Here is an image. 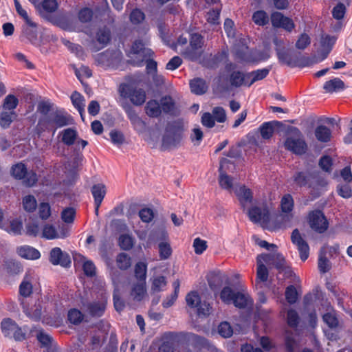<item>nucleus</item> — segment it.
Listing matches in <instances>:
<instances>
[{
  "instance_id": "obj_26",
  "label": "nucleus",
  "mask_w": 352,
  "mask_h": 352,
  "mask_svg": "<svg viewBox=\"0 0 352 352\" xmlns=\"http://www.w3.org/2000/svg\"><path fill=\"white\" fill-rule=\"evenodd\" d=\"M17 253L21 257L30 260L38 259L41 256V254L38 250L29 245H23L18 248Z\"/></svg>"
},
{
  "instance_id": "obj_16",
  "label": "nucleus",
  "mask_w": 352,
  "mask_h": 352,
  "mask_svg": "<svg viewBox=\"0 0 352 352\" xmlns=\"http://www.w3.org/2000/svg\"><path fill=\"white\" fill-rule=\"evenodd\" d=\"M203 43L201 36L197 34H192L190 43V50L184 54L190 60H197L201 54Z\"/></svg>"
},
{
  "instance_id": "obj_19",
  "label": "nucleus",
  "mask_w": 352,
  "mask_h": 352,
  "mask_svg": "<svg viewBox=\"0 0 352 352\" xmlns=\"http://www.w3.org/2000/svg\"><path fill=\"white\" fill-rule=\"evenodd\" d=\"M274 42L276 45V50L279 61L283 64L291 65L293 63V59L289 50L284 47L283 41L276 38Z\"/></svg>"
},
{
  "instance_id": "obj_56",
  "label": "nucleus",
  "mask_w": 352,
  "mask_h": 352,
  "mask_svg": "<svg viewBox=\"0 0 352 352\" xmlns=\"http://www.w3.org/2000/svg\"><path fill=\"white\" fill-rule=\"evenodd\" d=\"M160 103L162 111L165 113H173L175 104L173 99L170 97L166 96L162 98L160 100Z\"/></svg>"
},
{
  "instance_id": "obj_63",
  "label": "nucleus",
  "mask_w": 352,
  "mask_h": 352,
  "mask_svg": "<svg viewBox=\"0 0 352 352\" xmlns=\"http://www.w3.org/2000/svg\"><path fill=\"white\" fill-rule=\"evenodd\" d=\"M285 297L287 302L290 304L295 303L298 298V293L296 288L291 285L285 291Z\"/></svg>"
},
{
  "instance_id": "obj_35",
  "label": "nucleus",
  "mask_w": 352,
  "mask_h": 352,
  "mask_svg": "<svg viewBox=\"0 0 352 352\" xmlns=\"http://www.w3.org/2000/svg\"><path fill=\"white\" fill-rule=\"evenodd\" d=\"M272 256L271 265H274L278 270L285 271L286 274L290 273L291 270L286 266L285 261L283 255L274 252L270 254Z\"/></svg>"
},
{
  "instance_id": "obj_25",
  "label": "nucleus",
  "mask_w": 352,
  "mask_h": 352,
  "mask_svg": "<svg viewBox=\"0 0 352 352\" xmlns=\"http://www.w3.org/2000/svg\"><path fill=\"white\" fill-rule=\"evenodd\" d=\"M270 69L263 68L253 71L246 74V84L250 87L256 81L261 80L265 78L269 74Z\"/></svg>"
},
{
  "instance_id": "obj_18",
  "label": "nucleus",
  "mask_w": 352,
  "mask_h": 352,
  "mask_svg": "<svg viewBox=\"0 0 352 352\" xmlns=\"http://www.w3.org/2000/svg\"><path fill=\"white\" fill-rule=\"evenodd\" d=\"M74 261L75 265H82L85 274L88 276H92L96 273V267L94 263L87 259L80 254L74 255Z\"/></svg>"
},
{
  "instance_id": "obj_51",
  "label": "nucleus",
  "mask_w": 352,
  "mask_h": 352,
  "mask_svg": "<svg viewBox=\"0 0 352 352\" xmlns=\"http://www.w3.org/2000/svg\"><path fill=\"white\" fill-rule=\"evenodd\" d=\"M234 293L230 287H225L220 293V298L226 304H231L234 302Z\"/></svg>"
},
{
  "instance_id": "obj_24",
  "label": "nucleus",
  "mask_w": 352,
  "mask_h": 352,
  "mask_svg": "<svg viewBox=\"0 0 352 352\" xmlns=\"http://www.w3.org/2000/svg\"><path fill=\"white\" fill-rule=\"evenodd\" d=\"M131 296L136 301H141L146 297V283L137 282L131 287Z\"/></svg>"
},
{
  "instance_id": "obj_31",
  "label": "nucleus",
  "mask_w": 352,
  "mask_h": 352,
  "mask_svg": "<svg viewBox=\"0 0 352 352\" xmlns=\"http://www.w3.org/2000/svg\"><path fill=\"white\" fill-rule=\"evenodd\" d=\"M52 122L54 126V130L57 128L63 127L69 124V116L60 113L56 112L50 114Z\"/></svg>"
},
{
  "instance_id": "obj_36",
  "label": "nucleus",
  "mask_w": 352,
  "mask_h": 352,
  "mask_svg": "<svg viewBox=\"0 0 352 352\" xmlns=\"http://www.w3.org/2000/svg\"><path fill=\"white\" fill-rule=\"evenodd\" d=\"M71 100L73 105L78 111L82 120H84L85 99L78 92H74L71 96Z\"/></svg>"
},
{
  "instance_id": "obj_32",
  "label": "nucleus",
  "mask_w": 352,
  "mask_h": 352,
  "mask_svg": "<svg viewBox=\"0 0 352 352\" xmlns=\"http://www.w3.org/2000/svg\"><path fill=\"white\" fill-rule=\"evenodd\" d=\"M326 92L332 93L340 91L345 89L344 82L338 78L327 81L323 86Z\"/></svg>"
},
{
  "instance_id": "obj_61",
  "label": "nucleus",
  "mask_w": 352,
  "mask_h": 352,
  "mask_svg": "<svg viewBox=\"0 0 352 352\" xmlns=\"http://www.w3.org/2000/svg\"><path fill=\"white\" fill-rule=\"evenodd\" d=\"M219 333L223 338H229L233 333L230 324L227 322H221L218 327Z\"/></svg>"
},
{
  "instance_id": "obj_17",
  "label": "nucleus",
  "mask_w": 352,
  "mask_h": 352,
  "mask_svg": "<svg viewBox=\"0 0 352 352\" xmlns=\"http://www.w3.org/2000/svg\"><path fill=\"white\" fill-rule=\"evenodd\" d=\"M50 262L53 265H60L63 267H67L71 263L69 255L59 248H54L51 250Z\"/></svg>"
},
{
  "instance_id": "obj_34",
  "label": "nucleus",
  "mask_w": 352,
  "mask_h": 352,
  "mask_svg": "<svg viewBox=\"0 0 352 352\" xmlns=\"http://www.w3.org/2000/svg\"><path fill=\"white\" fill-rule=\"evenodd\" d=\"M107 298L103 296L98 302H94L88 307L89 313L94 316H101L106 307Z\"/></svg>"
},
{
  "instance_id": "obj_58",
  "label": "nucleus",
  "mask_w": 352,
  "mask_h": 352,
  "mask_svg": "<svg viewBox=\"0 0 352 352\" xmlns=\"http://www.w3.org/2000/svg\"><path fill=\"white\" fill-rule=\"evenodd\" d=\"M129 117L134 129L138 133L143 132L145 129V123L135 113L129 114Z\"/></svg>"
},
{
  "instance_id": "obj_49",
  "label": "nucleus",
  "mask_w": 352,
  "mask_h": 352,
  "mask_svg": "<svg viewBox=\"0 0 352 352\" xmlns=\"http://www.w3.org/2000/svg\"><path fill=\"white\" fill-rule=\"evenodd\" d=\"M120 52H116L113 54L110 53L107 51L102 54L98 55V58L101 61V63H104L105 62L107 64H111L114 63V59H120Z\"/></svg>"
},
{
  "instance_id": "obj_33",
  "label": "nucleus",
  "mask_w": 352,
  "mask_h": 352,
  "mask_svg": "<svg viewBox=\"0 0 352 352\" xmlns=\"http://www.w3.org/2000/svg\"><path fill=\"white\" fill-rule=\"evenodd\" d=\"M41 228L37 220L30 218L25 222L24 232L30 236H38L41 234Z\"/></svg>"
},
{
  "instance_id": "obj_41",
  "label": "nucleus",
  "mask_w": 352,
  "mask_h": 352,
  "mask_svg": "<svg viewBox=\"0 0 352 352\" xmlns=\"http://www.w3.org/2000/svg\"><path fill=\"white\" fill-rule=\"evenodd\" d=\"M54 129L50 114L41 118L36 126V130L40 134L46 130Z\"/></svg>"
},
{
  "instance_id": "obj_4",
  "label": "nucleus",
  "mask_w": 352,
  "mask_h": 352,
  "mask_svg": "<svg viewBox=\"0 0 352 352\" xmlns=\"http://www.w3.org/2000/svg\"><path fill=\"white\" fill-rule=\"evenodd\" d=\"M186 304L197 310L199 316H208L210 314L212 307L206 301H201L197 292L191 291L186 296Z\"/></svg>"
},
{
  "instance_id": "obj_50",
  "label": "nucleus",
  "mask_w": 352,
  "mask_h": 352,
  "mask_svg": "<svg viewBox=\"0 0 352 352\" xmlns=\"http://www.w3.org/2000/svg\"><path fill=\"white\" fill-rule=\"evenodd\" d=\"M119 245L122 250H129L134 245V239L129 234H122L119 238Z\"/></svg>"
},
{
  "instance_id": "obj_10",
  "label": "nucleus",
  "mask_w": 352,
  "mask_h": 352,
  "mask_svg": "<svg viewBox=\"0 0 352 352\" xmlns=\"http://www.w3.org/2000/svg\"><path fill=\"white\" fill-rule=\"evenodd\" d=\"M237 57L245 62H258L265 60L270 56L269 50H266L263 52L252 51L250 50L247 47H244L241 52L236 53Z\"/></svg>"
},
{
  "instance_id": "obj_55",
  "label": "nucleus",
  "mask_w": 352,
  "mask_h": 352,
  "mask_svg": "<svg viewBox=\"0 0 352 352\" xmlns=\"http://www.w3.org/2000/svg\"><path fill=\"white\" fill-rule=\"evenodd\" d=\"M116 262L118 267L121 270H126L131 266V258L125 253L119 254Z\"/></svg>"
},
{
  "instance_id": "obj_46",
  "label": "nucleus",
  "mask_w": 352,
  "mask_h": 352,
  "mask_svg": "<svg viewBox=\"0 0 352 352\" xmlns=\"http://www.w3.org/2000/svg\"><path fill=\"white\" fill-rule=\"evenodd\" d=\"M18 104V98L14 95L9 94L3 100V109L9 111H14V109L16 108Z\"/></svg>"
},
{
  "instance_id": "obj_5",
  "label": "nucleus",
  "mask_w": 352,
  "mask_h": 352,
  "mask_svg": "<svg viewBox=\"0 0 352 352\" xmlns=\"http://www.w3.org/2000/svg\"><path fill=\"white\" fill-rule=\"evenodd\" d=\"M69 234V229L67 226L60 225L56 228L50 223H45L41 230L40 236L47 240L64 239Z\"/></svg>"
},
{
  "instance_id": "obj_14",
  "label": "nucleus",
  "mask_w": 352,
  "mask_h": 352,
  "mask_svg": "<svg viewBox=\"0 0 352 352\" xmlns=\"http://www.w3.org/2000/svg\"><path fill=\"white\" fill-rule=\"evenodd\" d=\"M292 243L297 247L300 257L305 261L309 257V248L306 241L302 238L298 229L293 230L291 236Z\"/></svg>"
},
{
  "instance_id": "obj_57",
  "label": "nucleus",
  "mask_w": 352,
  "mask_h": 352,
  "mask_svg": "<svg viewBox=\"0 0 352 352\" xmlns=\"http://www.w3.org/2000/svg\"><path fill=\"white\" fill-rule=\"evenodd\" d=\"M32 292V285L28 278H25L19 286V293L23 297L29 296Z\"/></svg>"
},
{
  "instance_id": "obj_44",
  "label": "nucleus",
  "mask_w": 352,
  "mask_h": 352,
  "mask_svg": "<svg viewBox=\"0 0 352 352\" xmlns=\"http://www.w3.org/2000/svg\"><path fill=\"white\" fill-rule=\"evenodd\" d=\"M230 84L234 87H240L246 84V74H243L240 72H234L230 75Z\"/></svg>"
},
{
  "instance_id": "obj_27",
  "label": "nucleus",
  "mask_w": 352,
  "mask_h": 352,
  "mask_svg": "<svg viewBox=\"0 0 352 352\" xmlns=\"http://www.w3.org/2000/svg\"><path fill=\"white\" fill-rule=\"evenodd\" d=\"M23 311L25 314L34 320L40 319L42 315V307L40 303H35L31 307L26 303L25 301H22Z\"/></svg>"
},
{
  "instance_id": "obj_45",
  "label": "nucleus",
  "mask_w": 352,
  "mask_h": 352,
  "mask_svg": "<svg viewBox=\"0 0 352 352\" xmlns=\"http://www.w3.org/2000/svg\"><path fill=\"white\" fill-rule=\"evenodd\" d=\"M110 30L107 27L100 28L96 34L97 41L100 44H102V47L106 45L109 43V41H110Z\"/></svg>"
},
{
  "instance_id": "obj_43",
  "label": "nucleus",
  "mask_w": 352,
  "mask_h": 352,
  "mask_svg": "<svg viewBox=\"0 0 352 352\" xmlns=\"http://www.w3.org/2000/svg\"><path fill=\"white\" fill-rule=\"evenodd\" d=\"M278 122H268L263 123L260 126V131L261 137L263 139H270L274 133V126L278 124Z\"/></svg>"
},
{
  "instance_id": "obj_12",
  "label": "nucleus",
  "mask_w": 352,
  "mask_h": 352,
  "mask_svg": "<svg viewBox=\"0 0 352 352\" xmlns=\"http://www.w3.org/2000/svg\"><path fill=\"white\" fill-rule=\"evenodd\" d=\"M233 167L232 163L226 158L220 162L219 182L221 188L228 190H232L233 182L232 179L227 175L226 170Z\"/></svg>"
},
{
  "instance_id": "obj_9",
  "label": "nucleus",
  "mask_w": 352,
  "mask_h": 352,
  "mask_svg": "<svg viewBox=\"0 0 352 352\" xmlns=\"http://www.w3.org/2000/svg\"><path fill=\"white\" fill-rule=\"evenodd\" d=\"M281 214L280 217L285 227L290 226L294 215L292 210L294 208V199L292 197L287 194L284 195L280 201Z\"/></svg>"
},
{
  "instance_id": "obj_40",
  "label": "nucleus",
  "mask_w": 352,
  "mask_h": 352,
  "mask_svg": "<svg viewBox=\"0 0 352 352\" xmlns=\"http://www.w3.org/2000/svg\"><path fill=\"white\" fill-rule=\"evenodd\" d=\"M191 91L195 94L201 95L207 90L206 82L200 78L193 79L190 82Z\"/></svg>"
},
{
  "instance_id": "obj_38",
  "label": "nucleus",
  "mask_w": 352,
  "mask_h": 352,
  "mask_svg": "<svg viewBox=\"0 0 352 352\" xmlns=\"http://www.w3.org/2000/svg\"><path fill=\"white\" fill-rule=\"evenodd\" d=\"M162 111L161 103L155 100H150L146 107V114L150 117H158Z\"/></svg>"
},
{
  "instance_id": "obj_60",
  "label": "nucleus",
  "mask_w": 352,
  "mask_h": 352,
  "mask_svg": "<svg viewBox=\"0 0 352 352\" xmlns=\"http://www.w3.org/2000/svg\"><path fill=\"white\" fill-rule=\"evenodd\" d=\"M192 246L195 254H201L207 249L208 244L206 241L197 237L194 239Z\"/></svg>"
},
{
  "instance_id": "obj_22",
  "label": "nucleus",
  "mask_w": 352,
  "mask_h": 352,
  "mask_svg": "<svg viewBox=\"0 0 352 352\" xmlns=\"http://www.w3.org/2000/svg\"><path fill=\"white\" fill-rule=\"evenodd\" d=\"M91 192L94 198L96 213L97 214L99 207L106 194L105 186L102 184H96L92 187Z\"/></svg>"
},
{
  "instance_id": "obj_21",
  "label": "nucleus",
  "mask_w": 352,
  "mask_h": 352,
  "mask_svg": "<svg viewBox=\"0 0 352 352\" xmlns=\"http://www.w3.org/2000/svg\"><path fill=\"white\" fill-rule=\"evenodd\" d=\"M322 309L325 312L323 313V321L331 329L336 327L338 324V320L336 317L335 310L326 302L322 307Z\"/></svg>"
},
{
  "instance_id": "obj_11",
  "label": "nucleus",
  "mask_w": 352,
  "mask_h": 352,
  "mask_svg": "<svg viewBox=\"0 0 352 352\" xmlns=\"http://www.w3.org/2000/svg\"><path fill=\"white\" fill-rule=\"evenodd\" d=\"M1 331L6 337L14 338L16 340L24 339V334L16 323L10 318H5L2 320Z\"/></svg>"
},
{
  "instance_id": "obj_39",
  "label": "nucleus",
  "mask_w": 352,
  "mask_h": 352,
  "mask_svg": "<svg viewBox=\"0 0 352 352\" xmlns=\"http://www.w3.org/2000/svg\"><path fill=\"white\" fill-rule=\"evenodd\" d=\"M16 118V113L15 111L3 109L0 114V126L3 129L8 128Z\"/></svg>"
},
{
  "instance_id": "obj_2",
  "label": "nucleus",
  "mask_w": 352,
  "mask_h": 352,
  "mask_svg": "<svg viewBox=\"0 0 352 352\" xmlns=\"http://www.w3.org/2000/svg\"><path fill=\"white\" fill-rule=\"evenodd\" d=\"M119 92L122 98H129L135 105H141L146 100V94L144 91L133 85H120L119 87Z\"/></svg>"
},
{
  "instance_id": "obj_30",
  "label": "nucleus",
  "mask_w": 352,
  "mask_h": 352,
  "mask_svg": "<svg viewBox=\"0 0 352 352\" xmlns=\"http://www.w3.org/2000/svg\"><path fill=\"white\" fill-rule=\"evenodd\" d=\"M61 138V141L67 146H71L75 143L77 139V131L72 128L63 129L58 135Z\"/></svg>"
},
{
  "instance_id": "obj_64",
  "label": "nucleus",
  "mask_w": 352,
  "mask_h": 352,
  "mask_svg": "<svg viewBox=\"0 0 352 352\" xmlns=\"http://www.w3.org/2000/svg\"><path fill=\"white\" fill-rule=\"evenodd\" d=\"M160 256L162 259L168 258L171 254V248L166 242H162L159 244Z\"/></svg>"
},
{
  "instance_id": "obj_7",
  "label": "nucleus",
  "mask_w": 352,
  "mask_h": 352,
  "mask_svg": "<svg viewBox=\"0 0 352 352\" xmlns=\"http://www.w3.org/2000/svg\"><path fill=\"white\" fill-rule=\"evenodd\" d=\"M11 175L16 179H25L24 182L28 186H33L37 181L36 175L34 172H28L23 163H18L12 166Z\"/></svg>"
},
{
  "instance_id": "obj_54",
  "label": "nucleus",
  "mask_w": 352,
  "mask_h": 352,
  "mask_svg": "<svg viewBox=\"0 0 352 352\" xmlns=\"http://www.w3.org/2000/svg\"><path fill=\"white\" fill-rule=\"evenodd\" d=\"M221 11V6H215L207 14V21L211 24H218L219 19V14Z\"/></svg>"
},
{
  "instance_id": "obj_13",
  "label": "nucleus",
  "mask_w": 352,
  "mask_h": 352,
  "mask_svg": "<svg viewBox=\"0 0 352 352\" xmlns=\"http://www.w3.org/2000/svg\"><path fill=\"white\" fill-rule=\"evenodd\" d=\"M270 254H261L257 257V277H256V285H258L261 282L264 283L267 281L268 278V271L265 264L271 265Z\"/></svg>"
},
{
  "instance_id": "obj_28",
  "label": "nucleus",
  "mask_w": 352,
  "mask_h": 352,
  "mask_svg": "<svg viewBox=\"0 0 352 352\" xmlns=\"http://www.w3.org/2000/svg\"><path fill=\"white\" fill-rule=\"evenodd\" d=\"M253 301L247 292H236L233 304L239 308L251 307Z\"/></svg>"
},
{
  "instance_id": "obj_3",
  "label": "nucleus",
  "mask_w": 352,
  "mask_h": 352,
  "mask_svg": "<svg viewBox=\"0 0 352 352\" xmlns=\"http://www.w3.org/2000/svg\"><path fill=\"white\" fill-rule=\"evenodd\" d=\"M286 149L297 155L305 153L307 149V144L298 129H293V136L288 137L285 142Z\"/></svg>"
},
{
  "instance_id": "obj_15",
  "label": "nucleus",
  "mask_w": 352,
  "mask_h": 352,
  "mask_svg": "<svg viewBox=\"0 0 352 352\" xmlns=\"http://www.w3.org/2000/svg\"><path fill=\"white\" fill-rule=\"evenodd\" d=\"M271 21L274 28H280L287 32H291L295 28L293 20L280 12H276L272 14Z\"/></svg>"
},
{
  "instance_id": "obj_52",
  "label": "nucleus",
  "mask_w": 352,
  "mask_h": 352,
  "mask_svg": "<svg viewBox=\"0 0 352 352\" xmlns=\"http://www.w3.org/2000/svg\"><path fill=\"white\" fill-rule=\"evenodd\" d=\"M252 20L258 25H265L267 23L269 18L265 11L258 10L253 14Z\"/></svg>"
},
{
  "instance_id": "obj_53",
  "label": "nucleus",
  "mask_w": 352,
  "mask_h": 352,
  "mask_svg": "<svg viewBox=\"0 0 352 352\" xmlns=\"http://www.w3.org/2000/svg\"><path fill=\"white\" fill-rule=\"evenodd\" d=\"M166 285V278L163 276H156L153 279L151 289L154 292L162 291Z\"/></svg>"
},
{
  "instance_id": "obj_1",
  "label": "nucleus",
  "mask_w": 352,
  "mask_h": 352,
  "mask_svg": "<svg viewBox=\"0 0 352 352\" xmlns=\"http://www.w3.org/2000/svg\"><path fill=\"white\" fill-rule=\"evenodd\" d=\"M148 42L147 38L136 40L129 52L128 56L131 58V61L138 66L141 65L142 63L146 60L148 73L155 74L157 70V63L150 59L153 52L151 49L146 47Z\"/></svg>"
},
{
  "instance_id": "obj_59",
  "label": "nucleus",
  "mask_w": 352,
  "mask_h": 352,
  "mask_svg": "<svg viewBox=\"0 0 352 352\" xmlns=\"http://www.w3.org/2000/svg\"><path fill=\"white\" fill-rule=\"evenodd\" d=\"M68 320L72 324L80 323L83 319L82 314L77 309H72L68 311Z\"/></svg>"
},
{
  "instance_id": "obj_20",
  "label": "nucleus",
  "mask_w": 352,
  "mask_h": 352,
  "mask_svg": "<svg viewBox=\"0 0 352 352\" xmlns=\"http://www.w3.org/2000/svg\"><path fill=\"white\" fill-rule=\"evenodd\" d=\"M183 138V133L181 131H168L163 138V146L168 148L178 146Z\"/></svg>"
},
{
  "instance_id": "obj_37",
  "label": "nucleus",
  "mask_w": 352,
  "mask_h": 352,
  "mask_svg": "<svg viewBox=\"0 0 352 352\" xmlns=\"http://www.w3.org/2000/svg\"><path fill=\"white\" fill-rule=\"evenodd\" d=\"M315 136L321 142H327L331 140V131L325 126L319 125L315 129Z\"/></svg>"
},
{
  "instance_id": "obj_29",
  "label": "nucleus",
  "mask_w": 352,
  "mask_h": 352,
  "mask_svg": "<svg viewBox=\"0 0 352 352\" xmlns=\"http://www.w3.org/2000/svg\"><path fill=\"white\" fill-rule=\"evenodd\" d=\"M2 230L13 235H20L23 231L22 222L17 219H12L9 222L6 221L5 228H2Z\"/></svg>"
},
{
  "instance_id": "obj_47",
  "label": "nucleus",
  "mask_w": 352,
  "mask_h": 352,
  "mask_svg": "<svg viewBox=\"0 0 352 352\" xmlns=\"http://www.w3.org/2000/svg\"><path fill=\"white\" fill-rule=\"evenodd\" d=\"M23 209L28 212H34L37 207V201L32 195H26L23 198Z\"/></svg>"
},
{
  "instance_id": "obj_48",
  "label": "nucleus",
  "mask_w": 352,
  "mask_h": 352,
  "mask_svg": "<svg viewBox=\"0 0 352 352\" xmlns=\"http://www.w3.org/2000/svg\"><path fill=\"white\" fill-rule=\"evenodd\" d=\"M14 6L16 10L19 15L21 16V17L23 18V19L25 21V23L31 26V27H36V23L32 21V19L28 16V14L27 11L22 8L20 3L18 1V0H14Z\"/></svg>"
},
{
  "instance_id": "obj_8",
  "label": "nucleus",
  "mask_w": 352,
  "mask_h": 352,
  "mask_svg": "<svg viewBox=\"0 0 352 352\" xmlns=\"http://www.w3.org/2000/svg\"><path fill=\"white\" fill-rule=\"evenodd\" d=\"M307 221L311 229L322 233L328 228V221L320 210H313L308 214Z\"/></svg>"
},
{
  "instance_id": "obj_62",
  "label": "nucleus",
  "mask_w": 352,
  "mask_h": 352,
  "mask_svg": "<svg viewBox=\"0 0 352 352\" xmlns=\"http://www.w3.org/2000/svg\"><path fill=\"white\" fill-rule=\"evenodd\" d=\"M338 193L343 198L347 199L351 197L352 190L351 186L347 184H339L337 187Z\"/></svg>"
},
{
  "instance_id": "obj_6",
  "label": "nucleus",
  "mask_w": 352,
  "mask_h": 352,
  "mask_svg": "<svg viewBox=\"0 0 352 352\" xmlns=\"http://www.w3.org/2000/svg\"><path fill=\"white\" fill-rule=\"evenodd\" d=\"M248 216L252 221L263 226H267L270 221L269 209L265 204L253 206L248 210Z\"/></svg>"
},
{
  "instance_id": "obj_23",
  "label": "nucleus",
  "mask_w": 352,
  "mask_h": 352,
  "mask_svg": "<svg viewBox=\"0 0 352 352\" xmlns=\"http://www.w3.org/2000/svg\"><path fill=\"white\" fill-rule=\"evenodd\" d=\"M235 193L243 208L248 206L252 201V191L245 186H240L236 190Z\"/></svg>"
},
{
  "instance_id": "obj_42",
  "label": "nucleus",
  "mask_w": 352,
  "mask_h": 352,
  "mask_svg": "<svg viewBox=\"0 0 352 352\" xmlns=\"http://www.w3.org/2000/svg\"><path fill=\"white\" fill-rule=\"evenodd\" d=\"M147 265L144 262H139L135 266V277L138 282L146 283Z\"/></svg>"
}]
</instances>
